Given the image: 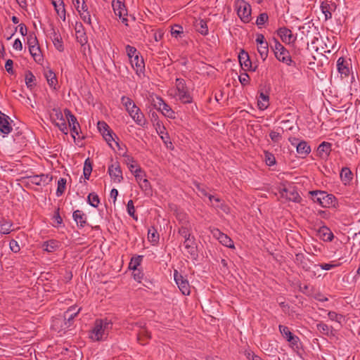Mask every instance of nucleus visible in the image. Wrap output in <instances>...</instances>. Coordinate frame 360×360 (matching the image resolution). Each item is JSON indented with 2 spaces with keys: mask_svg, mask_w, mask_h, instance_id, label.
I'll use <instances>...</instances> for the list:
<instances>
[{
  "mask_svg": "<svg viewBox=\"0 0 360 360\" xmlns=\"http://www.w3.org/2000/svg\"><path fill=\"white\" fill-rule=\"evenodd\" d=\"M13 60L11 59H8L6 61L5 68H6V70L9 74H13Z\"/></svg>",
  "mask_w": 360,
  "mask_h": 360,
  "instance_id": "nucleus-63",
  "label": "nucleus"
},
{
  "mask_svg": "<svg viewBox=\"0 0 360 360\" xmlns=\"http://www.w3.org/2000/svg\"><path fill=\"white\" fill-rule=\"evenodd\" d=\"M297 153L302 158L306 157L311 152V147L305 141H300L299 144H297Z\"/></svg>",
  "mask_w": 360,
  "mask_h": 360,
  "instance_id": "nucleus-28",
  "label": "nucleus"
},
{
  "mask_svg": "<svg viewBox=\"0 0 360 360\" xmlns=\"http://www.w3.org/2000/svg\"><path fill=\"white\" fill-rule=\"evenodd\" d=\"M134 175L142 191H143L146 195H151L153 191L150 183L147 179L146 174L141 167L136 168L134 172Z\"/></svg>",
  "mask_w": 360,
  "mask_h": 360,
  "instance_id": "nucleus-6",
  "label": "nucleus"
},
{
  "mask_svg": "<svg viewBox=\"0 0 360 360\" xmlns=\"http://www.w3.org/2000/svg\"><path fill=\"white\" fill-rule=\"evenodd\" d=\"M332 144L330 143L323 141L317 148V153L320 158L324 159L327 158L331 152Z\"/></svg>",
  "mask_w": 360,
  "mask_h": 360,
  "instance_id": "nucleus-21",
  "label": "nucleus"
},
{
  "mask_svg": "<svg viewBox=\"0 0 360 360\" xmlns=\"http://www.w3.org/2000/svg\"><path fill=\"white\" fill-rule=\"evenodd\" d=\"M45 77L50 87L56 89L58 80L56 74L51 70L45 72Z\"/></svg>",
  "mask_w": 360,
  "mask_h": 360,
  "instance_id": "nucleus-33",
  "label": "nucleus"
},
{
  "mask_svg": "<svg viewBox=\"0 0 360 360\" xmlns=\"http://www.w3.org/2000/svg\"><path fill=\"white\" fill-rule=\"evenodd\" d=\"M87 202L91 206L97 207L100 203V199L96 193H90L87 196Z\"/></svg>",
  "mask_w": 360,
  "mask_h": 360,
  "instance_id": "nucleus-38",
  "label": "nucleus"
},
{
  "mask_svg": "<svg viewBox=\"0 0 360 360\" xmlns=\"http://www.w3.org/2000/svg\"><path fill=\"white\" fill-rule=\"evenodd\" d=\"M274 55L278 60L285 63L288 66L295 65V62L292 60L290 52L285 48L281 49L280 51H278V53L276 52Z\"/></svg>",
  "mask_w": 360,
  "mask_h": 360,
  "instance_id": "nucleus-15",
  "label": "nucleus"
},
{
  "mask_svg": "<svg viewBox=\"0 0 360 360\" xmlns=\"http://www.w3.org/2000/svg\"><path fill=\"white\" fill-rule=\"evenodd\" d=\"M319 237L323 240L327 242H330L333 240L334 238V235L333 232L330 231L329 228L326 226H323L319 229Z\"/></svg>",
  "mask_w": 360,
  "mask_h": 360,
  "instance_id": "nucleus-24",
  "label": "nucleus"
},
{
  "mask_svg": "<svg viewBox=\"0 0 360 360\" xmlns=\"http://www.w3.org/2000/svg\"><path fill=\"white\" fill-rule=\"evenodd\" d=\"M148 238L151 243H155L159 240V234L155 228L152 227L148 229Z\"/></svg>",
  "mask_w": 360,
  "mask_h": 360,
  "instance_id": "nucleus-45",
  "label": "nucleus"
},
{
  "mask_svg": "<svg viewBox=\"0 0 360 360\" xmlns=\"http://www.w3.org/2000/svg\"><path fill=\"white\" fill-rule=\"evenodd\" d=\"M112 323L108 319H98L89 331V338L93 342H102L107 339Z\"/></svg>",
  "mask_w": 360,
  "mask_h": 360,
  "instance_id": "nucleus-1",
  "label": "nucleus"
},
{
  "mask_svg": "<svg viewBox=\"0 0 360 360\" xmlns=\"http://www.w3.org/2000/svg\"><path fill=\"white\" fill-rule=\"evenodd\" d=\"M128 112L138 125L143 127L146 124V120L143 114L136 105L135 106V108L131 109Z\"/></svg>",
  "mask_w": 360,
  "mask_h": 360,
  "instance_id": "nucleus-17",
  "label": "nucleus"
},
{
  "mask_svg": "<svg viewBox=\"0 0 360 360\" xmlns=\"http://www.w3.org/2000/svg\"><path fill=\"white\" fill-rule=\"evenodd\" d=\"M278 329L283 337L291 345H297L299 338L293 335L287 326L279 325Z\"/></svg>",
  "mask_w": 360,
  "mask_h": 360,
  "instance_id": "nucleus-14",
  "label": "nucleus"
},
{
  "mask_svg": "<svg viewBox=\"0 0 360 360\" xmlns=\"http://www.w3.org/2000/svg\"><path fill=\"white\" fill-rule=\"evenodd\" d=\"M50 37L53 43L55 48L60 52L64 51V46L60 34L54 28L51 30Z\"/></svg>",
  "mask_w": 360,
  "mask_h": 360,
  "instance_id": "nucleus-19",
  "label": "nucleus"
},
{
  "mask_svg": "<svg viewBox=\"0 0 360 360\" xmlns=\"http://www.w3.org/2000/svg\"><path fill=\"white\" fill-rule=\"evenodd\" d=\"M126 52H127V56L129 57V60H131V58L135 57L136 55H139V53L137 52L136 49L130 45L126 46Z\"/></svg>",
  "mask_w": 360,
  "mask_h": 360,
  "instance_id": "nucleus-51",
  "label": "nucleus"
},
{
  "mask_svg": "<svg viewBox=\"0 0 360 360\" xmlns=\"http://www.w3.org/2000/svg\"><path fill=\"white\" fill-rule=\"evenodd\" d=\"M212 233L214 237H216L220 243H221L223 245L229 248H234V244L233 240L231 238H229L227 235L221 232L219 229H214L212 231Z\"/></svg>",
  "mask_w": 360,
  "mask_h": 360,
  "instance_id": "nucleus-16",
  "label": "nucleus"
},
{
  "mask_svg": "<svg viewBox=\"0 0 360 360\" xmlns=\"http://www.w3.org/2000/svg\"><path fill=\"white\" fill-rule=\"evenodd\" d=\"M238 16L241 21L248 23L251 20V6L245 0H236L234 4Z\"/></svg>",
  "mask_w": 360,
  "mask_h": 360,
  "instance_id": "nucleus-7",
  "label": "nucleus"
},
{
  "mask_svg": "<svg viewBox=\"0 0 360 360\" xmlns=\"http://www.w3.org/2000/svg\"><path fill=\"white\" fill-rule=\"evenodd\" d=\"M179 234L184 238V245L188 253L193 258L198 256L195 238L191 233V228L183 225L179 229Z\"/></svg>",
  "mask_w": 360,
  "mask_h": 360,
  "instance_id": "nucleus-5",
  "label": "nucleus"
},
{
  "mask_svg": "<svg viewBox=\"0 0 360 360\" xmlns=\"http://www.w3.org/2000/svg\"><path fill=\"white\" fill-rule=\"evenodd\" d=\"M127 213L129 216L133 217L134 219L137 220L138 217L135 214V207H134V202L132 200H130L128 201L127 205Z\"/></svg>",
  "mask_w": 360,
  "mask_h": 360,
  "instance_id": "nucleus-48",
  "label": "nucleus"
},
{
  "mask_svg": "<svg viewBox=\"0 0 360 360\" xmlns=\"http://www.w3.org/2000/svg\"><path fill=\"white\" fill-rule=\"evenodd\" d=\"M281 196L290 201L295 202H300L301 198L294 186H289L281 190Z\"/></svg>",
  "mask_w": 360,
  "mask_h": 360,
  "instance_id": "nucleus-10",
  "label": "nucleus"
},
{
  "mask_svg": "<svg viewBox=\"0 0 360 360\" xmlns=\"http://www.w3.org/2000/svg\"><path fill=\"white\" fill-rule=\"evenodd\" d=\"M52 181V176L49 174L35 175L31 177V182L38 186L47 185Z\"/></svg>",
  "mask_w": 360,
  "mask_h": 360,
  "instance_id": "nucleus-23",
  "label": "nucleus"
},
{
  "mask_svg": "<svg viewBox=\"0 0 360 360\" xmlns=\"http://www.w3.org/2000/svg\"><path fill=\"white\" fill-rule=\"evenodd\" d=\"M154 106L160 110L165 116L168 117H172L174 111L171 109V108L167 105L161 98H157V100L155 101Z\"/></svg>",
  "mask_w": 360,
  "mask_h": 360,
  "instance_id": "nucleus-18",
  "label": "nucleus"
},
{
  "mask_svg": "<svg viewBox=\"0 0 360 360\" xmlns=\"http://www.w3.org/2000/svg\"><path fill=\"white\" fill-rule=\"evenodd\" d=\"M9 247L12 252L17 253L20 251V245L14 239H12L9 243Z\"/></svg>",
  "mask_w": 360,
  "mask_h": 360,
  "instance_id": "nucleus-57",
  "label": "nucleus"
},
{
  "mask_svg": "<svg viewBox=\"0 0 360 360\" xmlns=\"http://www.w3.org/2000/svg\"><path fill=\"white\" fill-rule=\"evenodd\" d=\"M35 80V77L32 74V72L28 71L25 75V84L29 89H32L34 86V81Z\"/></svg>",
  "mask_w": 360,
  "mask_h": 360,
  "instance_id": "nucleus-47",
  "label": "nucleus"
},
{
  "mask_svg": "<svg viewBox=\"0 0 360 360\" xmlns=\"http://www.w3.org/2000/svg\"><path fill=\"white\" fill-rule=\"evenodd\" d=\"M72 217L76 224L79 227H84L86 224V216L81 210H76L72 214Z\"/></svg>",
  "mask_w": 360,
  "mask_h": 360,
  "instance_id": "nucleus-27",
  "label": "nucleus"
},
{
  "mask_svg": "<svg viewBox=\"0 0 360 360\" xmlns=\"http://www.w3.org/2000/svg\"><path fill=\"white\" fill-rule=\"evenodd\" d=\"M328 316L330 320L335 321L338 323H340L342 319V316L341 314H337L335 311H329Z\"/></svg>",
  "mask_w": 360,
  "mask_h": 360,
  "instance_id": "nucleus-55",
  "label": "nucleus"
},
{
  "mask_svg": "<svg viewBox=\"0 0 360 360\" xmlns=\"http://www.w3.org/2000/svg\"><path fill=\"white\" fill-rule=\"evenodd\" d=\"M321 9L322 13L325 15L326 20L330 19L332 14L330 11V5L328 4L322 3L321 5Z\"/></svg>",
  "mask_w": 360,
  "mask_h": 360,
  "instance_id": "nucleus-49",
  "label": "nucleus"
},
{
  "mask_svg": "<svg viewBox=\"0 0 360 360\" xmlns=\"http://www.w3.org/2000/svg\"><path fill=\"white\" fill-rule=\"evenodd\" d=\"M309 195L314 202L320 205L323 208L336 207L338 205L335 196L328 193L326 191L321 190L311 191L309 192Z\"/></svg>",
  "mask_w": 360,
  "mask_h": 360,
  "instance_id": "nucleus-2",
  "label": "nucleus"
},
{
  "mask_svg": "<svg viewBox=\"0 0 360 360\" xmlns=\"http://www.w3.org/2000/svg\"><path fill=\"white\" fill-rule=\"evenodd\" d=\"M337 68L338 72L345 76H348L349 74V68L348 64L346 63L344 58L340 57L337 61Z\"/></svg>",
  "mask_w": 360,
  "mask_h": 360,
  "instance_id": "nucleus-29",
  "label": "nucleus"
},
{
  "mask_svg": "<svg viewBox=\"0 0 360 360\" xmlns=\"http://www.w3.org/2000/svg\"><path fill=\"white\" fill-rule=\"evenodd\" d=\"M269 136H270L271 139L275 143L278 142L281 139V136L280 133H278L277 131H271L270 132Z\"/></svg>",
  "mask_w": 360,
  "mask_h": 360,
  "instance_id": "nucleus-61",
  "label": "nucleus"
},
{
  "mask_svg": "<svg viewBox=\"0 0 360 360\" xmlns=\"http://www.w3.org/2000/svg\"><path fill=\"white\" fill-rule=\"evenodd\" d=\"M238 60L242 68L245 71H253L256 70V67L252 68V63L250 60L248 53L244 50H241L238 55Z\"/></svg>",
  "mask_w": 360,
  "mask_h": 360,
  "instance_id": "nucleus-13",
  "label": "nucleus"
},
{
  "mask_svg": "<svg viewBox=\"0 0 360 360\" xmlns=\"http://www.w3.org/2000/svg\"><path fill=\"white\" fill-rule=\"evenodd\" d=\"M29 51H30L31 56H32L33 59L37 63H40L41 61L43 60V57L41 53V50H40L39 46H31V47L29 49Z\"/></svg>",
  "mask_w": 360,
  "mask_h": 360,
  "instance_id": "nucleus-32",
  "label": "nucleus"
},
{
  "mask_svg": "<svg viewBox=\"0 0 360 360\" xmlns=\"http://www.w3.org/2000/svg\"><path fill=\"white\" fill-rule=\"evenodd\" d=\"M122 156L124 158V162L128 166L129 170L131 171V173L134 174V170L138 167L137 165H135V160L134 159L133 157L127 155L126 153H124L122 154Z\"/></svg>",
  "mask_w": 360,
  "mask_h": 360,
  "instance_id": "nucleus-34",
  "label": "nucleus"
},
{
  "mask_svg": "<svg viewBox=\"0 0 360 360\" xmlns=\"http://www.w3.org/2000/svg\"><path fill=\"white\" fill-rule=\"evenodd\" d=\"M121 102L122 105L126 108V110L127 112L130 111L131 109L135 108V103L133 102V101L127 96H122L121 98Z\"/></svg>",
  "mask_w": 360,
  "mask_h": 360,
  "instance_id": "nucleus-43",
  "label": "nucleus"
},
{
  "mask_svg": "<svg viewBox=\"0 0 360 360\" xmlns=\"http://www.w3.org/2000/svg\"><path fill=\"white\" fill-rule=\"evenodd\" d=\"M92 172V164L89 160L87 158L84 161V169H83V175L85 179L89 180Z\"/></svg>",
  "mask_w": 360,
  "mask_h": 360,
  "instance_id": "nucleus-36",
  "label": "nucleus"
},
{
  "mask_svg": "<svg viewBox=\"0 0 360 360\" xmlns=\"http://www.w3.org/2000/svg\"><path fill=\"white\" fill-rule=\"evenodd\" d=\"M269 96L264 92H260L257 101L258 108L261 110H264L269 106Z\"/></svg>",
  "mask_w": 360,
  "mask_h": 360,
  "instance_id": "nucleus-31",
  "label": "nucleus"
},
{
  "mask_svg": "<svg viewBox=\"0 0 360 360\" xmlns=\"http://www.w3.org/2000/svg\"><path fill=\"white\" fill-rule=\"evenodd\" d=\"M64 113L65 117L68 119V125L71 130V135L74 139H75V136L79 135L80 126L76 117L72 114L70 110L65 109Z\"/></svg>",
  "mask_w": 360,
  "mask_h": 360,
  "instance_id": "nucleus-8",
  "label": "nucleus"
},
{
  "mask_svg": "<svg viewBox=\"0 0 360 360\" xmlns=\"http://www.w3.org/2000/svg\"><path fill=\"white\" fill-rule=\"evenodd\" d=\"M285 47L278 41V39H274V45H271V49L275 53L276 52L280 51L281 49H283Z\"/></svg>",
  "mask_w": 360,
  "mask_h": 360,
  "instance_id": "nucleus-58",
  "label": "nucleus"
},
{
  "mask_svg": "<svg viewBox=\"0 0 360 360\" xmlns=\"http://www.w3.org/2000/svg\"><path fill=\"white\" fill-rule=\"evenodd\" d=\"M340 179L344 185H349L353 179V174L349 168L345 167L340 172Z\"/></svg>",
  "mask_w": 360,
  "mask_h": 360,
  "instance_id": "nucleus-25",
  "label": "nucleus"
},
{
  "mask_svg": "<svg viewBox=\"0 0 360 360\" xmlns=\"http://www.w3.org/2000/svg\"><path fill=\"white\" fill-rule=\"evenodd\" d=\"M11 221L2 219L0 220V233L2 235L9 234L13 229Z\"/></svg>",
  "mask_w": 360,
  "mask_h": 360,
  "instance_id": "nucleus-30",
  "label": "nucleus"
},
{
  "mask_svg": "<svg viewBox=\"0 0 360 360\" xmlns=\"http://www.w3.org/2000/svg\"><path fill=\"white\" fill-rule=\"evenodd\" d=\"M174 96L176 100L184 104L191 103L193 102V96L184 79H176Z\"/></svg>",
  "mask_w": 360,
  "mask_h": 360,
  "instance_id": "nucleus-4",
  "label": "nucleus"
},
{
  "mask_svg": "<svg viewBox=\"0 0 360 360\" xmlns=\"http://www.w3.org/2000/svg\"><path fill=\"white\" fill-rule=\"evenodd\" d=\"M129 60L133 69L137 74L142 73L143 72L145 69V64L142 57H139V55H136L135 57Z\"/></svg>",
  "mask_w": 360,
  "mask_h": 360,
  "instance_id": "nucleus-20",
  "label": "nucleus"
},
{
  "mask_svg": "<svg viewBox=\"0 0 360 360\" xmlns=\"http://www.w3.org/2000/svg\"><path fill=\"white\" fill-rule=\"evenodd\" d=\"M9 119V117L5 114L1 113L0 115V131L4 134L7 135L12 130V127L8 122Z\"/></svg>",
  "mask_w": 360,
  "mask_h": 360,
  "instance_id": "nucleus-22",
  "label": "nucleus"
},
{
  "mask_svg": "<svg viewBox=\"0 0 360 360\" xmlns=\"http://www.w3.org/2000/svg\"><path fill=\"white\" fill-rule=\"evenodd\" d=\"M113 135L114 136H116L112 131L109 134L108 136H105L104 137V139L106 141V142L108 143V145L112 148H114L113 146H112V141H114L116 146L118 148L119 150H121L122 148L121 146H120L119 143L115 141V139H114V137H113Z\"/></svg>",
  "mask_w": 360,
  "mask_h": 360,
  "instance_id": "nucleus-50",
  "label": "nucleus"
},
{
  "mask_svg": "<svg viewBox=\"0 0 360 360\" xmlns=\"http://www.w3.org/2000/svg\"><path fill=\"white\" fill-rule=\"evenodd\" d=\"M112 6L115 15H117L120 18L127 15V11L122 0H117L116 2L113 3Z\"/></svg>",
  "mask_w": 360,
  "mask_h": 360,
  "instance_id": "nucleus-26",
  "label": "nucleus"
},
{
  "mask_svg": "<svg viewBox=\"0 0 360 360\" xmlns=\"http://www.w3.org/2000/svg\"><path fill=\"white\" fill-rule=\"evenodd\" d=\"M27 44L29 46V49L31 47V46H37L38 45V41L37 39V37L34 33L30 34L27 37Z\"/></svg>",
  "mask_w": 360,
  "mask_h": 360,
  "instance_id": "nucleus-53",
  "label": "nucleus"
},
{
  "mask_svg": "<svg viewBox=\"0 0 360 360\" xmlns=\"http://www.w3.org/2000/svg\"><path fill=\"white\" fill-rule=\"evenodd\" d=\"M42 248L45 251L52 252L58 248V243L55 240L46 241L43 243Z\"/></svg>",
  "mask_w": 360,
  "mask_h": 360,
  "instance_id": "nucleus-39",
  "label": "nucleus"
},
{
  "mask_svg": "<svg viewBox=\"0 0 360 360\" xmlns=\"http://www.w3.org/2000/svg\"><path fill=\"white\" fill-rule=\"evenodd\" d=\"M196 30L201 34L205 36L208 34V28L206 21L204 20H200L195 24Z\"/></svg>",
  "mask_w": 360,
  "mask_h": 360,
  "instance_id": "nucleus-35",
  "label": "nucleus"
},
{
  "mask_svg": "<svg viewBox=\"0 0 360 360\" xmlns=\"http://www.w3.org/2000/svg\"><path fill=\"white\" fill-rule=\"evenodd\" d=\"M158 127L156 129L158 134L160 136V138L164 141L165 143H167L168 142L171 144V141H169V137L168 136L167 132H165V128L164 127H161L160 124H158Z\"/></svg>",
  "mask_w": 360,
  "mask_h": 360,
  "instance_id": "nucleus-42",
  "label": "nucleus"
},
{
  "mask_svg": "<svg viewBox=\"0 0 360 360\" xmlns=\"http://www.w3.org/2000/svg\"><path fill=\"white\" fill-rule=\"evenodd\" d=\"M142 259L143 256L141 255L133 257L129 262V268L134 271H136L138 269V266L141 264Z\"/></svg>",
  "mask_w": 360,
  "mask_h": 360,
  "instance_id": "nucleus-37",
  "label": "nucleus"
},
{
  "mask_svg": "<svg viewBox=\"0 0 360 360\" xmlns=\"http://www.w3.org/2000/svg\"><path fill=\"white\" fill-rule=\"evenodd\" d=\"M183 33V28L181 26L175 25L172 27L171 34L172 36L177 37L178 35Z\"/></svg>",
  "mask_w": 360,
  "mask_h": 360,
  "instance_id": "nucleus-56",
  "label": "nucleus"
},
{
  "mask_svg": "<svg viewBox=\"0 0 360 360\" xmlns=\"http://www.w3.org/2000/svg\"><path fill=\"white\" fill-rule=\"evenodd\" d=\"M56 125L64 134H68V127L65 120L56 122Z\"/></svg>",
  "mask_w": 360,
  "mask_h": 360,
  "instance_id": "nucleus-54",
  "label": "nucleus"
},
{
  "mask_svg": "<svg viewBox=\"0 0 360 360\" xmlns=\"http://www.w3.org/2000/svg\"><path fill=\"white\" fill-rule=\"evenodd\" d=\"M81 308L70 307L64 314L63 317L56 318L53 321V327L60 326V330L65 331L73 325L74 319L79 313Z\"/></svg>",
  "mask_w": 360,
  "mask_h": 360,
  "instance_id": "nucleus-3",
  "label": "nucleus"
},
{
  "mask_svg": "<svg viewBox=\"0 0 360 360\" xmlns=\"http://www.w3.org/2000/svg\"><path fill=\"white\" fill-rule=\"evenodd\" d=\"M269 19V16L267 13H261L256 20V24L257 26H262L266 22H267Z\"/></svg>",
  "mask_w": 360,
  "mask_h": 360,
  "instance_id": "nucleus-52",
  "label": "nucleus"
},
{
  "mask_svg": "<svg viewBox=\"0 0 360 360\" xmlns=\"http://www.w3.org/2000/svg\"><path fill=\"white\" fill-rule=\"evenodd\" d=\"M316 328L321 333L325 335H328L332 330V327L328 326L327 324L323 322L317 323Z\"/></svg>",
  "mask_w": 360,
  "mask_h": 360,
  "instance_id": "nucleus-44",
  "label": "nucleus"
},
{
  "mask_svg": "<svg viewBox=\"0 0 360 360\" xmlns=\"http://www.w3.org/2000/svg\"><path fill=\"white\" fill-rule=\"evenodd\" d=\"M257 51L263 60H266L269 53L268 43H265L264 45H257Z\"/></svg>",
  "mask_w": 360,
  "mask_h": 360,
  "instance_id": "nucleus-41",
  "label": "nucleus"
},
{
  "mask_svg": "<svg viewBox=\"0 0 360 360\" xmlns=\"http://www.w3.org/2000/svg\"><path fill=\"white\" fill-rule=\"evenodd\" d=\"M108 172L115 182L120 183L122 181V172L118 162L110 165L108 167Z\"/></svg>",
  "mask_w": 360,
  "mask_h": 360,
  "instance_id": "nucleus-11",
  "label": "nucleus"
},
{
  "mask_svg": "<svg viewBox=\"0 0 360 360\" xmlns=\"http://www.w3.org/2000/svg\"><path fill=\"white\" fill-rule=\"evenodd\" d=\"M79 15H80V17H81L82 20L85 23H87V24H89V25L91 23V15H90V13H89V11H86V12L80 13Z\"/></svg>",
  "mask_w": 360,
  "mask_h": 360,
  "instance_id": "nucleus-59",
  "label": "nucleus"
},
{
  "mask_svg": "<svg viewBox=\"0 0 360 360\" xmlns=\"http://www.w3.org/2000/svg\"><path fill=\"white\" fill-rule=\"evenodd\" d=\"M133 276H134V280L141 283V280L143 278V274L139 269H137L136 271H134Z\"/></svg>",
  "mask_w": 360,
  "mask_h": 360,
  "instance_id": "nucleus-64",
  "label": "nucleus"
},
{
  "mask_svg": "<svg viewBox=\"0 0 360 360\" xmlns=\"http://www.w3.org/2000/svg\"><path fill=\"white\" fill-rule=\"evenodd\" d=\"M98 129L101 133L105 132L110 129L109 126L103 121H99L97 124Z\"/></svg>",
  "mask_w": 360,
  "mask_h": 360,
  "instance_id": "nucleus-60",
  "label": "nucleus"
},
{
  "mask_svg": "<svg viewBox=\"0 0 360 360\" xmlns=\"http://www.w3.org/2000/svg\"><path fill=\"white\" fill-rule=\"evenodd\" d=\"M66 182L67 181L64 178H60L58 181V187L56 193L58 197L61 196L64 193L66 187Z\"/></svg>",
  "mask_w": 360,
  "mask_h": 360,
  "instance_id": "nucleus-40",
  "label": "nucleus"
},
{
  "mask_svg": "<svg viewBox=\"0 0 360 360\" xmlns=\"http://www.w3.org/2000/svg\"><path fill=\"white\" fill-rule=\"evenodd\" d=\"M174 278L182 294L185 295H190V285L188 280L184 278L177 270H174Z\"/></svg>",
  "mask_w": 360,
  "mask_h": 360,
  "instance_id": "nucleus-9",
  "label": "nucleus"
},
{
  "mask_svg": "<svg viewBox=\"0 0 360 360\" xmlns=\"http://www.w3.org/2000/svg\"><path fill=\"white\" fill-rule=\"evenodd\" d=\"M245 356L249 360H264L258 355H256L251 351H247L245 352Z\"/></svg>",
  "mask_w": 360,
  "mask_h": 360,
  "instance_id": "nucleus-62",
  "label": "nucleus"
},
{
  "mask_svg": "<svg viewBox=\"0 0 360 360\" xmlns=\"http://www.w3.org/2000/svg\"><path fill=\"white\" fill-rule=\"evenodd\" d=\"M264 161L269 167L274 165L276 162L274 155L268 151L264 152Z\"/></svg>",
  "mask_w": 360,
  "mask_h": 360,
  "instance_id": "nucleus-46",
  "label": "nucleus"
},
{
  "mask_svg": "<svg viewBox=\"0 0 360 360\" xmlns=\"http://www.w3.org/2000/svg\"><path fill=\"white\" fill-rule=\"evenodd\" d=\"M277 33L283 42L287 44H293L297 39L296 36L292 34V31L285 27L279 28Z\"/></svg>",
  "mask_w": 360,
  "mask_h": 360,
  "instance_id": "nucleus-12",
  "label": "nucleus"
}]
</instances>
